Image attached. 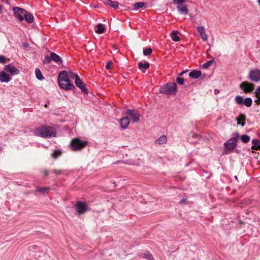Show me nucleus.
Instances as JSON below:
<instances>
[{
	"instance_id": "1",
	"label": "nucleus",
	"mask_w": 260,
	"mask_h": 260,
	"mask_svg": "<svg viewBox=\"0 0 260 260\" xmlns=\"http://www.w3.org/2000/svg\"><path fill=\"white\" fill-rule=\"evenodd\" d=\"M58 82L59 86L65 90H71L75 88L69 79L68 74L66 71L60 72L58 76Z\"/></svg>"
},
{
	"instance_id": "2",
	"label": "nucleus",
	"mask_w": 260,
	"mask_h": 260,
	"mask_svg": "<svg viewBox=\"0 0 260 260\" xmlns=\"http://www.w3.org/2000/svg\"><path fill=\"white\" fill-rule=\"evenodd\" d=\"M35 134L43 138H51L56 136L55 129L52 127L40 126L35 131Z\"/></svg>"
},
{
	"instance_id": "3",
	"label": "nucleus",
	"mask_w": 260,
	"mask_h": 260,
	"mask_svg": "<svg viewBox=\"0 0 260 260\" xmlns=\"http://www.w3.org/2000/svg\"><path fill=\"white\" fill-rule=\"evenodd\" d=\"M159 92L167 95H175L177 92V84L175 82L167 83L160 88Z\"/></svg>"
},
{
	"instance_id": "4",
	"label": "nucleus",
	"mask_w": 260,
	"mask_h": 260,
	"mask_svg": "<svg viewBox=\"0 0 260 260\" xmlns=\"http://www.w3.org/2000/svg\"><path fill=\"white\" fill-rule=\"evenodd\" d=\"M234 135H235V137L230 138L224 143V145L226 148L225 150V153L226 154H229L232 152L237 145V141L239 138V135L237 133Z\"/></svg>"
},
{
	"instance_id": "5",
	"label": "nucleus",
	"mask_w": 260,
	"mask_h": 260,
	"mask_svg": "<svg viewBox=\"0 0 260 260\" xmlns=\"http://www.w3.org/2000/svg\"><path fill=\"white\" fill-rule=\"evenodd\" d=\"M86 141L81 140L79 138L73 139L70 143V146L72 150L77 151L81 150L87 145Z\"/></svg>"
},
{
	"instance_id": "6",
	"label": "nucleus",
	"mask_w": 260,
	"mask_h": 260,
	"mask_svg": "<svg viewBox=\"0 0 260 260\" xmlns=\"http://www.w3.org/2000/svg\"><path fill=\"white\" fill-rule=\"evenodd\" d=\"M126 116L129 119V121L133 123H136L139 121L140 114L136 110L128 109L125 113Z\"/></svg>"
},
{
	"instance_id": "7",
	"label": "nucleus",
	"mask_w": 260,
	"mask_h": 260,
	"mask_svg": "<svg viewBox=\"0 0 260 260\" xmlns=\"http://www.w3.org/2000/svg\"><path fill=\"white\" fill-rule=\"evenodd\" d=\"M51 60H53L58 65L61 64L62 62L61 58L54 52H51L50 56H46L45 57L44 63H49Z\"/></svg>"
},
{
	"instance_id": "8",
	"label": "nucleus",
	"mask_w": 260,
	"mask_h": 260,
	"mask_svg": "<svg viewBox=\"0 0 260 260\" xmlns=\"http://www.w3.org/2000/svg\"><path fill=\"white\" fill-rule=\"evenodd\" d=\"M239 87L244 93H250L254 90V86L251 83L244 81L240 84Z\"/></svg>"
},
{
	"instance_id": "9",
	"label": "nucleus",
	"mask_w": 260,
	"mask_h": 260,
	"mask_svg": "<svg viewBox=\"0 0 260 260\" xmlns=\"http://www.w3.org/2000/svg\"><path fill=\"white\" fill-rule=\"evenodd\" d=\"M249 79L254 82L260 81V70L258 69L251 70L248 75Z\"/></svg>"
},
{
	"instance_id": "10",
	"label": "nucleus",
	"mask_w": 260,
	"mask_h": 260,
	"mask_svg": "<svg viewBox=\"0 0 260 260\" xmlns=\"http://www.w3.org/2000/svg\"><path fill=\"white\" fill-rule=\"evenodd\" d=\"M13 11L15 17L20 21H22L24 20L23 17L26 11V10L19 7H14Z\"/></svg>"
},
{
	"instance_id": "11",
	"label": "nucleus",
	"mask_w": 260,
	"mask_h": 260,
	"mask_svg": "<svg viewBox=\"0 0 260 260\" xmlns=\"http://www.w3.org/2000/svg\"><path fill=\"white\" fill-rule=\"evenodd\" d=\"M75 207L79 214H83L87 210L86 204L82 201H78L75 205Z\"/></svg>"
},
{
	"instance_id": "12",
	"label": "nucleus",
	"mask_w": 260,
	"mask_h": 260,
	"mask_svg": "<svg viewBox=\"0 0 260 260\" xmlns=\"http://www.w3.org/2000/svg\"><path fill=\"white\" fill-rule=\"evenodd\" d=\"M75 85L78 87L82 91V92L87 94L88 90L86 88L85 84L80 79L79 76L77 77L75 80Z\"/></svg>"
},
{
	"instance_id": "13",
	"label": "nucleus",
	"mask_w": 260,
	"mask_h": 260,
	"mask_svg": "<svg viewBox=\"0 0 260 260\" xmlns=\"http://www.w3.org/2000/svg\"><path fill=\"white\" fill-rule=\"evenodd\" d=\"M5 70L8 72H9L12 75H18L19 73V71L14 66H11V64H8L5 66Z\"/></svg>"
},
{
	"instance_id": "14",
	"label": "nucleus",
	"mask_w": 260,
	"mask_h": 260,
	"mask_svg": "<svg viewBox=\"0 0 260 260\" xmlns=\"http://www.w3.org/2000/svg\"><path fill=\"white\" fill-rule=\"evenodd\" d=\"M198 32L200 34L202 39L205 41L207 40L208 36L205 32V29L204 26H198L196 28Z\"/></svg>"
},
{
	"instance_id": "15",
	"label": "nucleus",
	"mask_w": 260,
	"mask_h": 260,
	"mask_svg": "<svg viewBox=\"0 0 260 260\" xmlns=\"http://www.w3.org/2000/svg\"><path fill=\"white\" fill-rule=\"evenodd\" d=\"M11 77L9 74H7L4 71H1L0 72V81L2 82L8 83L11 80Z\"/></svg>"
},
{
	"instance_id": "16",
	"label": "nucleus",
	"mask_w": 260,
	"mask_h": 260,
	"mask_svg": "<svg viewBox=\"0 0 260 260\" xmlns=\"http://www.w3.org/2000/svg\"><path fill=\"white\" fill-rule=\"evenodd\" d=\"M120 126L122 128L126 129L129 124V120L125 115V117L121 118L119 120Z\"/></svg>"
},
{
	"instance_id": "17",
	"label": "nucleus",
	"mask_w": 260,
	"mask_h": 260,
	"mask_svg": "<svg viewBox=\"0 0 260 260\" xmlns=\"http://www.w3.org/2000/svg\"><path fill=\"white\" fill-rule=\"evenodd\" d=\"M104 3L105 5L109 6L115 9L118 7V3L116 1H112L111 0H104Z\"/></svg>"
},
{
	"instance_id": "18",
	"label": "nucleus",
	"mask_w": 260,
	"mask_h": 260,
	"mask_svg": "<svg viewBox=\"0 0 260 260\" xmlns=\"http://www.w3.org/2000/svg\"><path fill=\"white\" fill-rule=\"evenodd\" d=\"M201 71L193 70L189 73V76L193 79H198L201 76Z\"/></svg>"
},
{
	"instance_id": "19",
	"label": "nucleus",
	"mask_w": 260,
	"mask_h": 260,
	"mask_svg": "<svg viewBox=\"0 0 260 260\" xmlns=\"http://www.w3.org/2000/svg\"><path fill=\"white\" fill-rule=\"evenodd\" d=\"M177 9L180 14L187 15L188 9L186 6H177Z\"/></svg>"
},
{
	"instance_id": "20",
	"label": "nucleus",
	"mask_w": 260,
	"mask_h": 260,
	"mask_svg": "<svg viewBox=\"0 0 260 260\" xmlns=\"http://www.w3.org/2000/svg\"><path fill=\"white\" fill-rule=\"evenodd\" d=\"M23 17L25 21H27L28 23H31L34 21L33 16L27 11H26Z\"/></svg>"
},
{
	"instance_id": "21",
	"label": "nucleus",
	"mask_w": 260,
	"mask_h": 260,
	"mask_svg": "<svg viewBox=\"0 0 260 260\" xmlns=\"http://www.w3.org/2000/svg\"><path fill=\"white\" fill-rule=\"evenodd\" d=\"M252 143L253 145L251 146V149L254 150H258L260 149V141L258 139H253Z\"/></svg>"
},
{
	"instance_id": "22",
	"label": "nucleus",
	"mask_w": 260,
	"mask_h": 260,
	"mask_svg": "<svg viewBox=\"0 0 260 260\" xmlns=\"http://www.w3.org/2000/svg\"><path fill=\"white\" fill-rule=\"evenodd\" d=\"M167 139L166 136L163 135L160 137L155 141V143L158 144H164L167 143Z\"/></svg>"
},
{
	"instance_id": "23",
	"label": "nucleus",
	"mask_w": 260,
	"mask_h": 260,
	"mask_svg": "<svg viewBox=\"0 0 260 260\" xmlns=\"http://www.w3.org/2000/svg\"><path fill=\"white\" fill-rule=\"evenodd\" d=\"M178 31L173 30L171 32L172 39L175 42H178L180 40V37L178 35Z\"/></svg>"
},
{
	"instance_id": "24",
	"label": "nucleus",
	"mask_w": 260,
	"mask_h": 260,
	"mask_svg": "<svg viewBox=\"0 0 260 260\" xmlns=\"http://www.w3.org/2000/svg\"><path fill=\"white\" fill-rule=\"evenodd\" d=\"M235 103L240 105H243V101L244 98L243 96L241 95H237L235 96L234 99Z\"/></svg>"
},
{
	"instance_id": "25",
	"label": "nucleus",
	"mask_w": 260,
	"mask_h": 260,
	"mask_svg": "<svg viewBox=\"0 0 260 260\" xmlns=\"http://www.w3.org/2000/svg\"><path fill=\"white\" fill-rule=\"evenodd\" d=\"M105 30V27L103 24L100 23L96 25V29L95 30V32L100 34L103 33Z\"/></svg>"
},
{
	"instance_id": "26",
	"label": "nucleus",
	"mask_w": 260,
	"mask_h": 260,
	"mask_svg": "<svg viewBox=\"0 0 260 260\" xmlns=\"http://www.w3.org/2000/svg\"><path fill=\"white\" fill-rule=\"evenodd\" d=\"M35 74L36 77L38 80L42 81L44 79V76H43L40 70L38 68H37L36 69Z\"/></svg>"
},
{
	"instance_id": "27",
	"label": "nucleus",
	"mask_w": 260,
	"mask_h": 260,
	"mask_svg": "<svg viewBox=\"0 0 260 260\" xmlns=\"http://www.w3.org/2000/svg\"><path fill=\"white\" fill-rule=\"evenodd\" d=\"M252 104V100L251 98H246L244 99L243 105H245L247 107H250Z\"/></svg>"
},
{
	"instance_id": "28",
	"label": "nucleus",
	"mask_w": 260,
	"mask_h": 260,
	"mask_svg": "<svg viewBox=\"0 0 260 260\" xmlns=\"http://www.w3.org/2000/svg\"><path fill=\"white\" fill-rule=\"evenodd\" d=\"M138 67L139 69L142 70L144 69H147L149 67V63L148 62H145L144 63L142 62H139L138 63Z\"/></svg>"
},
{
	"instance_id": "29",
	"label": "nucleus",
	"mask_w": 260,
	"mask_h": 260,
	"mask_svg": "<svg viewBox=\"0 0 260 260\" xmlns=\"http://www.w3.org/2000/svg\"><path fill=\"white\" fill-rule=\"evenodd\" d=\"M241 140L243 143H247L249 141L250 137L247 135H243L241 137Z\"/></svg>"
},
{
	"instance_id": "30",
	"label": "nucleus",
	"mask_w": 260,
	"mask_h": 260,
	"mask_svg": "<svg viewBox=\"0 0 260 260\" xmlns=\"http://www.w3.org/2000/svg\"><path fill=\"white\" fill-rule=\"evenodd\" d=\"M141 256L147 260H155L152 255L149 253H143Z\"/></svg>"
},
{
	"instance_id": "31",
	"label": "nucleus",
	"mask_w": 260,
	"mask_h": 260,
	"mask_svg": "<svg viewBox=\"0 0 260 260\" xmlns=\"http://www.w3.org/2000/svg\"><path fill=\"white\" fill-rule=\"evenodd\" d=\"M144 5H145L144 3L138 2V3H135L134 5V7L135 9L138 10L139 8H142V7H143L144 6Z\"/></svg>"
},
{
	"instance_id": "32",
	"label": "nucleus",
	"mask_w": 260,
	"mask_h": 260,
	"mask_svg": "<svg viewBox=\"0 0 260 260\" xmlns=\"http://www.w3.org/2000/svg\"><path fill=\"white\" fill-rule=\"evenodd\" d=\"M50 189V187H38L36 189V191L38 192H44L46 191H49Z\"/></svg>"
},
{
	"instance_id": "33",
	"label": "nucleus",
	"mask_w": 260,
	"mask_h": 260,
	"mask_svg": "<svg viewBox=\"0 0 260 260\" xmlns=\"http://www.w3.org/2000/svg\"><path fill=\"white\" fill-rule=\"evenodd\" d=\"M214 61V59H211V60H208V61H207L206 63H205L203 65V67L205 69H207L208 67H210Z\"/></svg>"
},
{
	"instance_id": "34",
	"label": "nucleus",
	"mask_w": 260,
	"mask_h": 260,
	"mask_svg": "<svg viewBox=\"0 0 260 260\" xmlns=\"http://www.w3.org/2000/svg\"><path fill=\"white\" fill-rule=\"evenodd\" d=\"M152 52V50L151 48H146L143 50V54L145 56L150 55Z\"/></svg>"
},
{
	"instance_id": "35",
	"label": "nucleus",
	"mask_w": 260,
	"mask_h": 260,
	"mask_svg": "<svg viewBox=\"0 0 260 260\" xmlns=\"http://www.w3.org/2000/svg\"><path fill=\"white\" fill-rule=\"evenodd\" d=\"M68 76L69 77V79H75V80L76 79L77 77H79V76L77 74H75L74 73L70 71L68 74Z\"/></svg>"
},
{
	"instance_id": "36",
	"label": "nucleus",
	"mask_w": 260,
	"mask_h": 260,
	"mask_svg": "<svg viewBox=\"0 0 260 260\" xmlns=\"http://www.w3.org/2000/svg\"><path fill=\"white\" fill-rule=\"evenodd\" d=\"M176 82L179 85H184V79L183 78L178 77L176 78Z\"/></svg>"
},
{
	"instance_id": "37",
	"label": "nucleus",
	"mask_w": 260,
	"mask_h": 260,
	"mask_svg": "<svg viewBox=\"0 0 260 260\" xmlns=\"http://www.w3.org/2000/svg\"><path fill=\"white\" fill-rule=\"evenodd\" d=\"M10 60L9 58H6L4 55H0V63H5Z\"/></svg>"
},
{
	"instance_id": "38",
	"label": "nucleus",
	"mask_w": 260,
	"mask_h": 260,
	"mask_svg": "<svg viewBox=\"0 0 260 260\" xmlns=\"http://www.w3.org/2000/svg\"><path fill=\"white\" fill-rule=\"evenodd\" d=\"M61 151L59 150H55L51 154L52 157L56 158L61 155Z\"/></svg>"
},
{
	"instance_id": "39",
	"label": "nucleus",
	"mask_w": 260,
	"mask_h": 260,
	"mask_svg": "<svg viewBox=\"0 0 260 260\" xmlns=\"http://www.w3.org/2000/svg\"><path fill=\"white\" fill-rule=\"evenodd\" d=\"M246 117L244 114H240L239 116L237 118V121H245Z\"/></svg>"
},
{
	"instance_id": "40",
	"label": "nucleus",
	"mask_w": 260,
	"mask_h": 260,
	"mask_svg": "<svg viewBox=\"0 0 260 260\" xmlns=\"http://www.w3.org/2000/svg\"><path fill=\"white\" fill-rule=\"evenodd\" d=\"M185 2V0H173L174 4H177V6H182V4Z\"/></svg>"
},
{
	"instance_id": "41",
	"label": "nucleus",
	"mask_w": 260,
	"mask_h": 260,
	"mask_svg": "<svg viewBox=\"0 0 260 260\" xmlns=\"http://www.w3.org/2000/svg\"><path fill=\"white\" fill-rule=\"evenodd\" d=\"M256 96L260 99V86L258 87L255 91Z\"/></svg>"
},
{
	"instance_id": "42",
	"label": "nucleus",
	"mask_w": 260,
	"mask_h": 260,
	"mask_svg": "<svg viewBox=\"0 0 260 260\" xmlns=\"http://www.w3.org/2000/svg\"><path fill=\"white\" fill-rule=\"evenodd\" d=\"M112 64V61H108L106 64L105 68L108 70L110 69Z\"/></svg>"
},
{
	"instance_id": "43",
	"label": "nucleus",
	"mask_w": 260,
	"mask_h": 260,
	"mask_svg": "<svg viewBox=\"0 0 260 260\" xmlns=\"http://www.w3.org/2000/svg\"><path fill=\"white\" fill-rule=\"evenodd\" d=\"M52 171L56 175H59V174H61V173H62V171L61 170L54 169V170H53Z\"/></svg>"
},
{
	"instance_id": "44",
	"label": "nucleus",
	"mask_w": 260,
	"mask_h": 260,
	"mask_svg": "<svg viewBox=\"0 0 260 260\" xmlns=\"http://www.w3.org/2000/svg\"><path fill=\"white\" fill-rule=\"evenodd\" d=\"M237 124L241 125L242 126H244L245 124V123L244 121H237Z\"/></svg>"
},
{
	"instance_id": "45",
	"label": "nucleus",
	"mask_w": 260,
	"mask_h": 260,
	"mask_svg": "<svg viewBox=\"0 0 260 260\" xmlns=\"http://www.w3.org/2000/svg\"><path fill=\"white\" fill-rule=\"evenodd\" d=\"M187 72V71H183L182 72H181L180 73H179L178 74L179 76H182L183 75H184V74L186 73Z\"/></svg>"
},
{
	"instance_id": "46",
	"label": "nucleus",
	"mask_w": 260,
	"mask_h": 260,
	"mask_svg": "<svg viewBox=\"0 0 260 260\" xmlns=\"http://www.w3.org/2000/svg\"><path fill=\"white\" fill-rule=\"evenodd\" d=\"M186 201V199H182L181 201H180V203L181 204H183V203H185Z\"/></svg>"
},
{
	"instance_id": "47",
	"label": "nucleus",
	"mask_w": 260,
	"mask_h": 260,
	"mask_svg": "<svg viewBox=\"0 0 260 260\" xmlns=\"http://www.w3.org/2000/svg\"><path fill=\"white\" fill-rule=\"evenodd\" d=\"M257 105H259L260 104V100H259V99H257V100H255V101H254Z\"/></svg>"
},
{
	"instance_id": "48",
	"label": "nucleus",
	"mask_w": 260,
	"mask_h": 260,
	"mask_svg": "<svg viewBox=\"0 0 260 260\" xmlns=\"http://www.w3.org/2000/svg\"><path fill=\"white\" fill-rule=\"evenodd\" d=\"M44 175H45L46 176H48V175H49V174H48V173L47 170H45V171H44Z\"/></svg>"
},
{
	"instance_id": "49",
	"label": "nucleus",
	"mask_w": 260,
	"mask_h": 260,
	"mask_svg": "<svg viewBox=\"0 0 260 260\" xmlns=\"http://www.w3.org/2000/svg\"><path fill=\"white\" fill-rule=\"evenodd\" d=\"M199 137H200V136H198V135H193V136H192V137H194V138H198Z\"/></svg>"
},
{
	"instance_id": "50",
	"label": "nucleus",
	"mask_w": 260,
	"mask_h": 260,
	"mask_svg": "<svg viewBox=\"0 0 260 260\" xmlns=\"http://www.w3.org/2000/svg\"><path fill=\"white\" fill-rule=\"evenodd\" d=\"M2 11V7L1 5H0V13H1Z\"/></svg>"
},
{
	"instance_id": "51",
	"label": "nucleus",
	"mask_w": 260,
	"mask_h": 260,
	"mask_svg": "<svg viewBox=\"0 0 260 260\" xmlns=\"http://www.w3.org/2000/svg\"><path fill=\"white\" fill-rule=\"evenodd\" d=\"M258 2L259 5H260V0H258Z\"/></svg>"
},
{
	"instance_id": "52",
	"label": "nucleus",
	"mask_w": 260,
	"mask_h": 260,
	"mask_svg": "<svg viewBox=\"0 0 260 260\" xmlns=\"http://www.w3.org/2000/svg\"><path fill=\"white\" fill-rule=\"evenodd\" d=\"M27 45H28V44H25V45H24V46H25V47H26V46H27Z\"/></svg>"
},
{
	"instance_id": "53",
	"label": "nucleus",
	"mask_w": 260,
	"mask_h": 260,
	"mask_svg": "<svg viewBox=\"0 0 260 260\" xmlns=\"http://www.w3.org/2000/svg\"><path fill=\"white\" fill-rule=\"evenodd\" d=\"M45 107H47V104H45Z\"/></svg>"
},
{
	"instance_id": "54",
	"label": "nucleus",
	"mask_w": 260,
	"mask_h": 260,
	"mask_svg": "<svg viewBox=\"0 0 260 260\" xmlns=\"http://www.w3.org/2000/svg\"><path fill=\"white\" fill-rule=\"evenodd\" d=\"M2 149V147L0 146V151Z\"/></svg>"
},
{
	"instance_id": "55",
	"label": "nucleus",
	"mask_w": 260,
	"mask_h": 260,
	"mask_svg": "<svg viewBox=\"0 0 260 260\" xmlns=\"http://www.w3.org/2000/svg\"><path fill=\"white\" fill-rule=\"evenodd\" d=\"M235 179H237V177L236 176H235Z\"/></svg>"
}]
</instances>
